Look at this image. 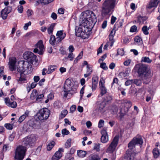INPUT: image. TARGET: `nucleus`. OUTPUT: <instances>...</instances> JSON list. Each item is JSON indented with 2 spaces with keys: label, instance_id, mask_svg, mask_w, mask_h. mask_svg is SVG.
<instances>
[{
  "label": "nucleus",
  "instance_id": "8",
  "mask_svg": "<svg viewBox=\"0 0 160 160\" xmlns=\"http://www.w3.org/2000/svg\"><path fill=\"white\" fill-rule=\"evenodd\" d=\"M50 114V110L45 108L40 110L38 114L39 120L42 121L48 119Z\"/></svg>",
  "mask_w": 160,
  "mask_h": 160
},
{
  "label": "nucleus",
  "instance_id": "54",
  "mask_svg": "<svg viewBox=\"0 0 160 160\" xmlns=\"http://www.w3.org/2000/svg\"><path fill=\"white\" fill-rule=\"evenodd\" d=\"M131 62V60L130 59L126 60L123 62V64L126 66H128L129 65Z\"/></svg>",
  "mask_w": 160,
  "mask_h": 160
},
{
  "label": "nucleus",
  "instance_id": "38",
  "mask_svg": "<svg viewBox=\"0 0 160 160\" xmlns=\"http://www.w3.org/2000/svg\"><path fill=\"white\" fill-rule=\"evenodd\" d=\"M133 83L135 84L138 86H139L141 85L142 81L140 79H135L133 80Z\"/></svg>",
  "mask_w": 160,
  "mask_h": 160
},
{
  "label": "nucleus",
  "instance_id": "60",
  "mask_svg": "<svg viewBox=\"0 0 160 160\" xmlns=\"http://www.w3.org/2000/svg\"><path fill=\"white\" fill-rule=\"evenodd\" d=\"M106 57V54H104V55H103L102 56L101 58L99 59V62L101 63V62H102L103 60Z\"/></svg>",
  "mask_w": 160,
  "mask_h": 160
},
{
  "label": "nucleus",
  "instance_id": "13",
  "mask_svg": "<svg viewBox=\"0 0 160 160\" xmlns=\"http://www.w3.org/2000/svg\"><path fill=\"white\" fill-rule=\"evenodd\" d=\"M36 47L37 48L34 49V52L35 53L38 52L40 55L42 54L44 50L42 41V40L39 41L36 45Z\"/></svg>",
  "mask_w": 160,
  "mask_h": 160
},
{
  "label": "nucleus",
  "instance_id": "40",
  "mask_svg": "<svg viewBox=\"0 0 160 160\" xmlns=\"http://www.w3.org/2000/svg\"><path fill=\"white\" fill-rule=\"evenodd\" d=\"M71 139L69 138L67 140L65 143V147L66 148H70L71 145Z\"/></svg>",
  "mask_w": 160,
  "mask_h": 160
},
{
  "label": "nucleus",
  "instance_id": "10",
  "mask_svg": "<svg viewBox=\"0 0 160 160\" xmlns=\"http://www.w3.org/2000/svg\"><path fill=\"white\" fill-rule=\"evenodd\" d=\"M73 86V83L68 78L65 81L63 87L64 91L65 92L64 95V97H67L69 93L68 92H70L72 89Z\"/></svg>",
  "mask_w": 160,
  "mask_h": 160
},
{
  "label": "nucleus",
  "instance_id": "28",
  "mask_svg": "<svg viewBox=\"0 0 160 160\" xmlns=\"http://www.w3.org/2000/svg\"><path fill=\"white\" fill-rule=\"evenodd\" d=\"M38 94V93L36 90H33L32 92L30 98L32 100L34 99L37 98Z\"/></svg>",
  "mask_w": 160,
  "mask_h": 160
},
{
  "label": "nucleus",
  "instance_id": "4",
  "mask_svg": "<svg viewBox=\"0 0 160 160\" xmlns=\"http://www.w3.org/2000/svg\"><path fill=\"white\" fill-rule=\"evenodd\" d=\"M116 0H105L102 4V13L104 15L108 14L116 5Z\"/></svg>",
  "mask_w": 160,
  "mask_h": 160
},
{
  "label": "nucleus",
  "instance_id": "44",
  "mask_svg": "<svg viewBox=\"0 0 160 160\" xmlns=\"http://www.w3.org/2000/svg\"><path fill=\"white\" fill-rule=\"evenodd\" d=\"M43 97L44 95L43 94H41L38 95L36 98V101L37 102H39L41 100Z\"/></svg>",
  "mask_w": 160,
  "mask_h": 160
},
{
  "label": "nucleus",
  "instance_id": "53",
  "mask_svg": "<svg viewBox=\"0 0 160 160\" xmlns=\"http://www.w3.org/2000/svg\"><path fill=\"white\" fill-rule=\"evenodd\" d=\"M133 80H127L125 82V84L126 86H128L133 83Z\"/></svg>",
  "mask_w": 160,
  "mask_h": 160
},
{
  "label": "nucleus",
  "instance_id": "17",
  "mask_svg": "<svg viewBox=\"0 0 160 160\" xmlns=\"http://www.w3.org/2000/svg\"><path fill=\"white\" fill-rule=\"evenodd\" d=\"M66 34L65 33H63L62 30L58 31L56 34V38L57 42H61L65 37Z\"/></svg>",
  "mask_w": 160,
  "mask_h": 160
},
{
  "label": "nucleus",
  "instance_id": "26",
  "mask_svg": "<svg viewBox=\"0 0 160 160\" xmlns=\"http://www.w3.org/2000/svg\"><path fill=\"white\" fill-rule=\"evenodd\" d=\"M152 153L153 157L154 158H158L160 156V152L158 149L156 148L153 149L152 151Z\"/></svg>",
  "mask_w": 160,
  "mask_h": 160
},
{
  "label": "nucleus",
  "instance_id": "39",
  "mask_svg": "<svg viewBox=\"0 0 160 160\" xmlns=\"http://www.w3.org/2000/svg\"><path fill=\"white\" fill-rule=\"evenodd\" d=\"M114 36H112L111 35H109V40L110 42H109L110 43L109 45L110 47H112L115 42L114 40L113 39Z\"/></svg>",
  "mask_w": 160,
  "mask_h": 160
},
{
  "label": "nucleus",
  "instance_id": "3",
  "mask_svg": "<svg viewBox=\"0 0 160 160\" xmlns=\"http://www.w3.org/2000/svg\"><path fill=\"white\" fill-rule=\"evenodd\" d=\"M148 65L144 64H138L136 65L134 69L138 73V76L142 80L147 79L148 77Z\"/></svg>",
  "mask_w": 160,
  "mask_h": 160
},
{
  "label": "nucleus",
  "instance_id": "2",
  "mask_svg": "<svg viewBox=\"0 0 160 160\" xmlns=\"http://www.w3.org/2000/svg\"><path fill=\"white\" fill-rule=\"evenodd\" d=\"M17 69L20 75L18 81L22 82L26 81V75L30 73L32 71L31 63L27 60L20 61L17 66Z\"/></svg>",
  "mask_w": 160,
  "mask_h": 160
},
{
  "label": "nucleus",
  "instance_id": "33",
  "mask_svg": "<svg viewBox=\"0 0 160 160\" xmlns=\"http://www.w3.org/2000/svg\"><path fill=\"white\" fill-rule=\"evenodd\" d=\"M55 144L54 141H52L48 144L47 147V149L48 150L50 151L52 149Z\"/></svg>",
  "mask_w": 160,
  "mask_h": 160
},
{
  "label": "nucleus",
  "instance_id": "36",
  "mask_svg": "<svg viewBox=\"0 0 160 160\" xmlns=\"http://www.w3.org/2000/svg\"><path fill=\"white\" fill-rule=\"evenodd\" d=\"M68 113V111L66 110H64L61 112L59 116V119H62L64 118Z\"/></svg>",
  "mask_w": 160,
  "mask_h": 160
},
{
  "label": "nucleus",
  "instance_id": "41",
  "mask_svg": "<svg viewBox=\"0 0 160 160\" xmlns=\"http://www.w3.org/2000/svg\"><path fill=\"white\" fill-rule=\"evenodd\" d=\"M149 29H148L147 26H144L142 28V30L143 31V33L146 35H148L149 34L148 30Z\"/></svg>",
  "mask_w": 160,
  "mask_h": 160
},
{
  "label": "nucleus",
  "instance_id": "59",
  "mask_svg": "<svg viewBox=\"0 0 160 160\" xmlns=\"http://www.w3.org/2000/svg\"><path fill=\"white\" fill-rule=\"evenodd\" d=\"M23 128L26 130V131H28V130H29L30 129H31V128L29 126L27 123L24 124L23 126Z\"/></svg>",
  "mask_w": 160,
  "mask_h": 160
},
{
  "label": "nucleus",
  "instance_id": "62",
  "mask_svg": "<svg viewBox=\"0 0 160 160\" xmlns=\"http://www.w3.org/2000/svg\"><path fill=\"white\" fill-rule=\"evenodd\" d=\"M68 58H70V61H72L74 58V55L72 53H70L68 55Z\"/></svg>",
  "mask_w": 160,
  "mask_h": 160
},
{
  "label": "nucleus",
  "instance_id": "56",
  "mask_svg": "<svg viewBox=\"0 0 160 160\" xmlns=\"http://www.w3.org/2000/svg\"><path fill=\"white\" fill-rule=\"evenodd\" d=\"M27 16L29 17L33 14V12L32 10L28 9L27 11Z\"/></svg>",
  "mask_w": 160,
  "mask_h": 160
},
{
  "label": "nucleus",
  "instance_id": "5",
  "mask_svg": "<svg viewBox=\"0 0 160 160\" xmlns=\"http://www.w3.org/2000/svg\"><path fill=\"white\" fill-rule=\"evenodd\" d=\"M26 147L19 145L16 149L14 160H22L25 154Z\"/></svg>",
  "mask_w": 160,
  "mask_h": 160
},
{
  "label": "nucleus",
  "instance_id": "1",
  "mask_svg": "<svg viewBox=\"0 0 160 160\" xmlns=\"http://www.w3.org/2000/svg\"><path fill=\"white\" fill-rule=\"evenodd\" d=\"M82 14L80 18L81 27L77 30L76 29V35L78 37H82L84 32L91 30L97 20L96 15L92 11H86L82 12Z\"/></svg>",
  "mask_w": 160,
  "mask_h": 160
},
{
  "label": "nucleus",
  "instance_id": "6",
  "mask_svg": "<svg viewBox=\"0 0 160 160\" xmlns=\"http://www.w3.org/2000/svg\"><path fill=\"white\" fill-rule=\"evenodd\" d=\"M143 142V140L141 136H137L134 137L128 144V147L129 148L128 150L134 149L136 145L139 144L141 145Z\"/></svg>",
  "mask_w": 160,
  "mask_h": 160
},
{
  "label": "nucleus",
  "instance_id": "24",
  "mask_svg": "<svg viewBox=\"0 0 160 160\" xmlns=\"http://www.w3.org/2000/svg\"><path fill=\"white\" fill-rule=\"evenodd\" d=\"M142 43V38L139 36H136L134 39V44L136 45H140Z\"/></svg>",
  "mask_w": 160,
  "mask_h": 160
},
{
  "label": "nucleus",
  "instance_id": "51",
  "mask_svg": "<svg viewBox=\"0 0 160 160\" xmlns=\"http://www.w3.org/2000/svg\"><path fill=\"white\" fill-rule=\"evenodd\" d=\"M15 133H12L10 135L9 137V140L10 141H13L15 137Z\"/></svg>",
  "mask_w": 160,
  "mask_h": 160
},
{
  "label": "nucleus",
  "instance_id": "61",
  "mask_svg": "<svg viewBox=\"0 0 160 160\" xmlns=\"http://www.w3.org/2000/svg\"><path fill=\"white\" fill-rule=\"evenodd\" d=\"M84 87H85V86L83 87L80 90V96H81L80 99H81L82 98V97L83 94L84 93Z\"/></svg>",
  "mask_w": 160,
  "mask_h": 160
},
{
  "label": "nucleus",
  "instance_id": "15",
  "mask_svg": "<svg viewBox=\"0 0 160 160\" xmlns=\"http://www.w3.org/2000/svg\"><path fill=\"white\" fill-rule=\"evenodd\" d=\"M16 59L15 58L12 57L9 58L8 65L9 68L11 71H13L16 70Z\"/></svg>",
  "mask_w": 160,
  "mask_h": 160
},
{
  "label": "nucleus",
  "instance_id": "55",
  "mask_svg": "<svg viewBox=\"0 0 160 160\" xmlns=\"http://www.w3.org/2000/svg\"><path fill=\"white\" fill-rule=\"evenodd\" d=\"M92 72V70L91 68L89 67V66H87V72L89 74L91 75Z\"/></svg>",
  "mask_w": 160,
  "mask_h": 160
},
{
  "label": "nucleus",
  "instance_id": "19",
  "mask_svg": "<svg viewBox=\"0 0 160 160\" xmlns=\"http://www.w3.org/2000/svg\"><path fill=\"white\" fill-rule=\"evenodd\" d=\"M24 57L25 58L29 59L30 61H32L35 59L36 57V55L30 52H25L24 54Z\"/></svg>",
  "mask_w": 160,
  "mask_h": 160
},
{
  "label": "nucleus",
  "instance_id": "29",
  "mask_svg": "<svg viewBox=\"0 0 160 160\" xmlns=\"http://www.w3.org/2000/svg\"><path fill=\"white\" fill-rule=\"evenodd\" d=\"M77 154L78 156L81 158H83L85 156L86 153L85 151L79 150L78 151Z\"/></svg>",
  "mask_w": 160,
  "mask_h": 160
},
{
  "label": "nucleus",
  "instance_id": "50",
  "mask_svg": "<svg viewBox=\"0 0 160 160\" xmlns=\"http://www.w3.org/2000/svg\"><path fill=\"white\" fill-rule=\"evenodd\" d=\"M31 24V22L30 21H29L28 23H25L23 27L24 29L25 30H27L28 26H30Z\"/></svg>",
  "mask_w": 160,
  "mask_h": 160
},
{
  "label": "nucleus",
  "instance_id": "37",
  "mask_svg": "<svg viewBox=\"0 0 160 160\" xmlns=\"http://www.w3.org/2000/svg\"><path fill=\"white\" fill-rule=\"evenodd\" d=\"M117 54L121 56L124 55V51L123 48H118L117 50Z\"/></svg>",
  "mask_w": 160,
  "mask_h": 160
},
{
  "label": "nucleus",
  "instance_id": "64",
  "mask_svg": "<svg viewBox=\"0 0 160 160\" xmlns=\"http://www.w3.org/2000/svg\"><path fill=\"white\" fill-rule=\"evenodd\" d=\"M116 19L117 18L116 17L113 16H112L111 21V23L112 24H113L115 22Z\"/></svg>",
  "mask_w": 160,
  "mask_h": 160
},
{
  "label": "nucleus",
  "instance_id": "34",
  "mask_svg": "<svg viewBox=\"0 0 160 160\" xmlns=\"http://www.w3.org/2000/svg\"><path fill=\"white\" fill-rule=\"evenodd\" d=\"M56 39V40L54 36L53 35H51L49 40L50 43L52 45H54L55 43Z\"/></svg>",
  "mask_w": 160,
  "mask_h": 160
},
{
  "label": "nucleus",
  "instance_id": "57",
  "mask_svg": "<svg viewBox=\"0 0 160 160\" xmlns=\"http://www.w3.org/2000/svg\"><path fill=\"white\" fill-rule=\"evenodd\" d=\"M100 147V144L99 143H97L95 145L94 148L97 151H98L99 150Z\"/></svg>",
  "mask_w": 160,
  "mask_h": 160
},
{
  "label": "nucleus",
  "instance_id": "9",
  "mask_svg": "<svg viewBox=\"0 0 160 160\" xmlns=\"http://www.w3.org/2000/svg\"><path fill=\"white\" fill-rule=\"evenodd\" d=\"M118 140L119 136H115L107 148L106 151L107 152L112 153L114 151L117 145Z\"/></svg>",
  "mask_w": 160,
  "mask_h": 160
},
{
  "label": "nucleus",
  "instance_id": "7",
  "mask_svg": "<svg viewBox=\"0 0 160 160\" xmlns=\"http://www.w3.org/2000/svg\"><path fill=\"white\" fill-rule=\"evenodd\" d=\"M38 138V137L36 135L31 134L24 138L23 142L26 145L32 146L34 144Z\"/></svg>",
  "mask_w": 160,
  "mask_h": 160
},
{
  "label": "nucleus",
  "instance_id": "49",
  "mask_svg": "<svg viewBox=\"0 0 160 160\" xmlns=\"http://www.w3.org/2000/svg\"><path fill=\"white\" fill-rule=\"evenodd\" d=\"M4 126L7 129L9 130H11L13 128L12 125L10 123L5 124L4 125Z\"/></svg>",
  "mask_w": 160,
  "mask_h": 160
},
{
  "label": "nucleus",
  "instance_id": "46",
  "mask_svg": "<svg viewBox=\"0 0 160 160\" xmlns=\"http://www.w3.org/2000/svg\"><path fill=\"white\" fill-rule=\"evenodd\" d=\"M146 18L139 16L138 17V21L140 22H142L146 19Z\"/></svg>",
  "mask_w": 160,
  "mask_h": 160
},
{
  "label": "nucleus",
  "instance_id": "35",
  "mask_svg": "<svg viewBox=\"0 0 160 160\" xmlns=\"http://www.w3.org/2000/svg\"><path fill=\"white\" fill-rule=\"evenodd\" d=\"M28 125L30 127L31 129L33 128L36 127V125L33 121L29 120L27 123Z\"/></svg>",
  "mask_w": 160,
  "mask_h": 160
},
{
  "label": "nucleus",
  "instance_id": "14",
  "mask_svg": "<svg viewBox=\"0 0 160 160\" xmlns=\"http://www.w3.org/2000/svg\"><path fill=\"white\" fill-rule=\"evenodd\" d=\"M12 9L11 7L8 6L5 8L1 12V17L3 19H6L8 14L11 12Z\"/></svg>",
  "mask_w": 160,
  "mask_h": 160
},
{
  "label": "nucleus",
  "instance_id": "30",
  "mask_svg": "<svg viewBox=\"0 0 160 160\" xmlns=\"http://www.w3.org/2000/svg\"><path fill=\"white\" fill-rule=\"evenodd\" d=\"M55 24V23H53L51 24L50 27L48 28V32L49 34H51L52 33Z\"/></svg>",
  "mask_w": 160,
  "mask_h": 160
},
{
  "label": "nucleus",
  "instance_id": "21",
  "mask_svg": "<svg viewBox=\"0 0 160 160\" xmlns=\"http://www.w3.org/2000/svg\"><path fill=\"white\" fill-rule=\"evenodd\" d=\"M6 104L8 106L15 108L17 106V102L15 101L11 102L8 98H6L4 99Z\"/></svg>",
  "mask_w": 160,
  "mask_h": 160
},
{
  "label": "nucleus",
  "instance_id": "31",
  "mask_svg": "<svg viewBox=\"0 0 160 160\" xmlns=\"http://www.w3.org/2000/svg\"><path fill=\"white\" fill-rule=\"evenodd\" d=\"M141 62L149 63H150V59L148 57H143L142 58Z\"/></svg>",
  "mask_w": 160,
  "mask_h": 160
},
{
  "label": "nucleus",
  "instance_id": "52",
  "mask_svg": "<svg viewBox=\"0 0 160 160\" xmlns=\"http://www.w3.org/2000/svg\"><path fill=\"white\" fill-rule=\"evenodd\" d=\"M92 83H98V78L97 76L93 77L92 79Z\"/></svg>",
  "mask_w": 160,
  "mask_h": 160
},
{
  "label": "nucleus",
  "instance_id": "48",
  "mask_svg": "<svg viewBox=\"0 0 160 160\" xmlns=\"http://www.w3.org/2000/svg\"><path fill=\"white\" fill-rule=\"evenodd\" d=\"M62 133L63 135H67L69 133V132L66 129L64 128L62 130Z\"/></svg>",
  "mask_w": 160,
  "mask_h": 160
},
{
  "label": "nucleus",
  "instance_id": "63",
  "mask_svg": "<svg viewBox=\"0 0 160 160\" xmlns=\"http://www.w3.org/2000/svg\"><path fill=\"white\" fill-rule=\"evenodd\" d=\"M18 12L20 13H21L22 12L23 10V8L22 6L20 5L18 7Z\"/></svg>",
  "mask_w": 160,
  "mask_h": 160
},
{
  "label": "nucleus",
  "instance_id": "47",
  "mask_svg": "<svg viewBox=\"0 0 160 160\" xmlns=\"http://www.w3.org/2000/svg\"><path fill=\"white\" fill-rule=\"evenodd\" d=\"M137 27L136 25H134L131 27L130 28V32H135L137 31Z\"/></svg>",
  "mask_w": 160,
  "mask_h": 160
},
{
  "label": "nucleus",
  "instance_id": "12",
  "mask_svg": "<svg viewBox=\"0 0 160 160\" xmlns=\"http://www.w3.org/2000/svg\"><path fill=\"white\" fill-rule=\"evenodd\" d=\"M125 107L124 109H122L120 112V116L122 117L126 114L129 109L132 106V103L130 101H126L124 103Z\"/></svg>",
  "mask_w": 160,
  "mask_h": 160
},
{
  "label": "nucleus",
  "instance_id": "16",
  "mask_svg": "<svg viewBox=\"0 0 160 160\" xmlns=\"http://www.w3.org/2000/svg\"><path fill=\"white\" fill-rule=\"evenodd\" d=\"M100 88V94L98 97L102 96L106 94L107 92V89L104 86V81L102 78H101L99 82Z\"/></svg>",
  "mask_w": 160,
  "mask_h": 160
},
{
  "label": "nucleus",
  "instance_id": "43",
  "mask_svg": "<svg viewBox=\"0 0 160 160\" xmlns=\"http://www.w3.org/2000/svg\"><path fill=\"white\" fill-rule=\"evenodd\" d=\"M100 67L104 70H107L108 69V67L106 66V63L104 62H101Z\"/></svg>",
  "mask_w": 160,
  "mask_h": 160
},
{
  "label": "nucleus",
  "instance_id": "32",
  "mask_svg": "<svg viewBox=\"0 0 160 160\" xmlns=\"http://www.w3.org/2000/svg\"><path fill=\"white\" fill-rule=\"evenodd\" d=\"M159 2V0H151V8L157 7Z\"/></svg>",
  "mask_w": 160,
  "mask_h": 160
},
{
  "label": "nucleus",
  "instance_id": "42",
  "mask_svg": "<svg viewBox=\"0 0 160 160\" xmlns=\"http://www.w3.org/2000/svg\"><path fill=\"white\" fill-rule=\"evenodd\" d=\"M83 51H81L78 55V56L75 58L74 60V62H77L79 59L82 58L83 55Z\"/></svg>",
  "mask_w": 160,
  "mask_h": 160
},
{
  "label": "nucleus",
  "instance_id": "20",
  "mask_svg": "<svg viewBox=\"0 0 160 160\" xmlns=\"http://www.w3.org/2000/svg\"><path fill=\"white\" fill-rule=\"evenodd\" d=\"M63 151V149L62 148H59V150L57 151L52 158V160H58L62 157V154L61 152Z\"/></svg>",
  "mask_w": 160,
  "mask_h": 160
},
{
  "label": "nucleus",
  "instance_id": "11",
  "mask_svg": "<svg viewBox=\"0 0 160 160\" xmlns=\"http://www.w3.org/2000/svg\"><path fill=\"white\" fill-rule=\"evenodd\" d=\"M105 106L106 103L103 102L97 104L94 108V113L98 114L104 113L106 111Z\"/></svg>",
  "mask_w": 160,
  "mask_h": 160
},
{
  "label": "nucleus",
  "instance_id": "18",
  "mask_svg": "<svg viewBox=\"0 0 160 160\" xmlns=\"http://www.w3.org/2000/svg\"><path fill=\"white\" fill-rule=\"evenodd\" d=\"M101 141L103 143H106L108 141V136L107 131L105 130H102L101 131Z\"/></svg>",
  "mask_w": 160,
  "mask_h": 160
},
{
  "label": "nucleus",
  "instance_id": "25",
  "mask_svg": "<svg viewBox=\"0 0 160 160\" xmlns=\"http://www.w3.org/2000/svg\"><path fill=\"white\" fill-rule=\"evenodd\" d=\"M130 72V70L129 68H127L125 69L124 72H122L119 73V76L123 77L128 76Z\"/></svg>",
  "mask_w": 160,
  "mask_h": 160
},
{
  "label": "nucleus",
  "instance_id": "22",
  "mask_svg": "<svg viewBox=\"0 0 160 160\" xmlns=\"http://www.w3.org/2000/svg\"><path fill=\"white\" fill-rule=\"evenodd\" d=\"M30 112L28 110H26L24 112V113L19 118L18 122L20 123L22 122L25 118L28 116Z\"/></svg>",
  "mask_w": 160,
  "mask_h": 160
},
{
  "label": "nucleus",
  "instance_id": "27",
  "mask_svg": "<svg viewBox=\"0 0 160 160\" xmlns=\"http://www.w3.org/2000/svg\"><path fill=\"white\" fill-rule=\"evenodd\" d=\"M57 68V66H50L48 67L46 73L48 74L54 71Z\"/></svg>",
  "mask_w": 160,
  "mask_h": 160
},
{
  "label": "nucleus",
  "instance_id": "45",
  "mask_svg": "<svg viewBox=\"0 0 160 160\" xmlns=\"http://www.w3.org/2000/svg\"><path fill=\"white\" fill-rule=\"evenodd\" d=\"M104 123V121L102 119H100L98 122V127L101 128L103 127Z\"/></svg>",
  "mask_w": 160,
  "mask_h": 160
},
{
  "label": "nucleus",
  "instance_id": "23",
  "mask_svg": "<svg viewBox=\"0 0 160 160\" xmlns=\"http://www.w3.org/2000/svg\"><path fill=\"white\" fill-rule=\"evenodd\" d=\"M127 155L125 156V158L126 160H135L136 153L134 152H132L130 153L127 154Z\"/></svg>",
  "mask_w": 160,
  "mask_h": 160
},
{
  "label": "nucleus",
  "instance_id": "58",
  "mask_svg": "<svg viewBox=\"0 0 160 160\" xmlns=\"http://www.w3.org/2000/svg\"><path fill=\"white\" fill-rule=\"evenodd\" d=\"M53 0H42V2L44 4H47L51 2Z\"/></svg>",
  "mask_w": 160,
  "mask_h": 160
}]
</instances>
